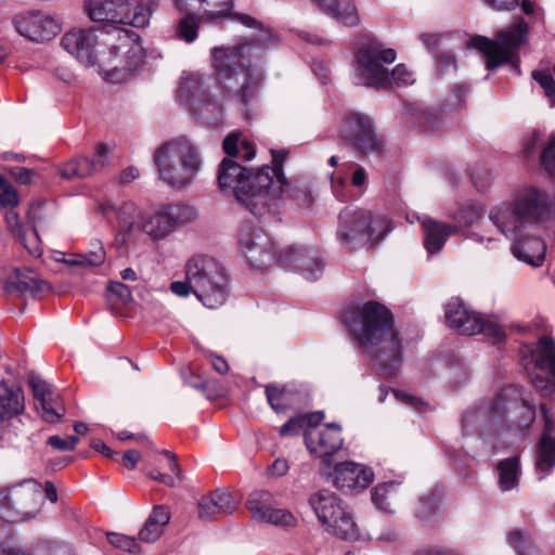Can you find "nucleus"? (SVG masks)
Instances as JSON below:
<instances>
[{
    "label": "nucleus",
    "instance_id": "5701e85b",
    "mask_svg": "<svg viewBox=\"0 0 555 555\" xmlns=\"http://www.w3.org/2000/svg\"><path fill=\"white\" fill-rule=\"evenodd\" d=\"M28 382L38 402L37 408L40 409L42 418L49 423L60 422L65 413L60 395L53 390L51 385L36 374H31Z\"/></svg>",
    "mask_w": 555,
    "mask_h": 555
},
{
    "label": "nucleus",
    "instance_id": "c85d7f7f",
    "mask_svg": "<svg viewBox=\"0 0 555 555\" xmlns=\"http://www.w3.org/2000/svg\"><path fill=\"white\" fill-rule=\"evenodd\" d=\"M267 400L275 412H284L288 409L299 406L304 400L305 395L295 385L279 386L270 384L266 386Z\"/></svg>",
    "mask_w": 555,
    "mask_h": 555
},
{
    "label": "nucleus",
    "instance_id": "a878e982",
    "mask_svg": "<svg viewBox=\"0 0 555 555\" xmlns=\"http://www.w3.org/2000/svg\"><path fill=\"white\" fill-rule=\"evenodd\" d=\"M530 231H517L515 236L507 238L513 242L512 253L518 260L532 267H540L545 258L546 246L540 237L532 235Z\"/></svg>",
    "mask_w": 555,
    "mask_h": 555
},
{
    "label": "nucleus",
    "instance_id": "ddd939ff",
    "mask_svg": "<svg viewBox=\"0 0 555 555\" xmlns=\"http://www.w3.org/2000/svg\"><path fill=\"white\" fill-rule=\"evenodd\" d=\"M233 0H175L180 12L185 13L176 28L179 39L191 43L198 35L201 22L216 23L228 16L232 10Z\"/></svg>",
    "mask_w": 555,
    "mask_h": 555
},
{
    "label": "nucleus",
    "instance_id": "680f3d73",
    "mask_svg": "<svg viewBox=\"0 0 555 555\" xmlns=\"http://www.w3.org/2000/svg\"><path fill=\"white\" fill-rule=\"evenodd\" d=\"M5 222L13 234L21 236L24 233L21 218L14 208L9 207L7 210Z\"/></svg>",
    "mask_w": 555,
    "mask_h": 555
},
{
    "label": "nucleus",
    "instance_id": "6ab92c4d",
    "mask_svg": "<svg viewBox=\"0 0 555 555\" xmlns=\"http://www.w3.org/2000/svg\"><path fill=\"white\" fill-rule=\"evenodd\" d=\"M13 26L21 36L36 42L48 41L61 30L57 20L39 11L15 15Z\"/></svg>",
    "mask_w": 555,
    "mask_h": 555
},
{
    "label": "nucleus",
    "instance_id": "b1692460",
    "mask_svg": "<svg viewBox=\"0 0 555 555\" xmlns=\"http://www.w3.org/2000/svg\"><path fill=\"white\" fill-rule=\"evenodd\" d=\"M111 152V147L107 144L101 143L91 158H74L62 166L60 173L66 179L90 177L109 165Z\"/></svg>",
    "mask_w": 555,
    "mask_h": 555
},
{
    "label": "nucleus",
    "instance_id": "9b49d317",
    "mask_svg": "<svg viewBox=\"0 0 555 555\" xmlns=\"http://www.w3.org/2000/svg\"><path fill=\"white\" fill-rule=\"evenodd\" d=\"M41 490V485L36 480L0 488V517L8 521L36 518L43 505Z\"/></svg>",
    "mask_w": 555,
    "mask_h": 555
},
{
    "label": "nucleus",
    "instance_id": "423d86ee",
    "mask_svg": "<svg viewBox=\"0 0 555 555\" xmlns=\"http://www.w3.org/2000/svg\"><path fill=\"white\" fill-rule=\"evenodd\" d=\"M337 238L347 249H358L382 240L389 230L385 216L364 207L347 206L339 216Z\"/></svg>",
    "mask_w": 555,
    "mask_h": 555
},
{
    "label": "nucleus",
    "instance_id": "bb28decb",
    "mask_svg": "<svg viewBox=\"0 0 555 555\" xmlns=\"http://www.w3.org/2000/svg\"><path fill=\"white\" fill-rule=\"evenodd\" d=\"M541 412L544 417L545 425L538 444L535 462L539 479H543L555 466V438L551 436L555 430V422L551 418L550 411L545 405L541 406Z\"/></svg>",
    "mask_w": 555,
    "mask_h": 555
},
{
    "label": "nucleus",
    "instance_id": "2f4dec72",
    "mask_svg": "<svg viewBox=\"0 0 555 555\" xmlns=\"http://www.w3.org/2000/svg\"><path fill=\"white\" fill-rule=\"evenodd\" d=\"M424 233V245L429 254L439 253L446 244V241L455 229L446 223L424 217L422 219Z\"/></svg>",
    "mask_w": 555,
    "mask_h": 555
},
{
    "label": "nucleus",
    "instance_id": "f257e3e1",
    "mask_svg": "<svg viewBox=\"0 0 555 555\" xmlns=\"http://www.w3.org/2000/svg\"><path fill=\"white\" fill-rule=\"evenodd\" d=\"M283 157L284 154H274L273 166H264L253 175L237 162L225 157L218 168L219 188L232 193L254 216L261 217L283 192Z\"/></svg>",
    "mask_w": 555,
    "mask_h": 555
},
{
    "label": "nucleus",
    "instance_id": "aec40b11",
    "mask_svg": "<svg viewBox=\"0 0 555 555\" xmlns=\"http://www.w3.org/2000/svg\"><path fill=\"white\" fill-rule=\"evenodd\" d=\"M279 262L299 271L308 281L318 280L324 267L319 250L305 246L285 247L279 253Z\"/></svg>",
    "mask_w": 555,
    "mask_h": 555
},
{
    "label": "nucleus",
    "instance_id": "4468645a",
    "mask_svg": "<svg viewBox=\"0 0 555 555\" xmlns=\"http://www.w3.org/2000/svg\"><path fill=\"white\" fill-rule=\"evenodd\" d=\"M396 51L378 43L361 47L353 64L358 85L373 88H388L389 72L387 66L396 61Z\"/></svg>",
    "mask_w": 555,
    "mask_h": 555
},
{
    "label": "nucleus",
    "instance_id": "f704fd0d",
    "mask_svg": "<svg viewBox=\"0 0 555 555\" xmlns=\"http://www.w3.org/2000/svg\"><path fill=\"white\" fill-rule=\"evenodd\" d=\"M158 0H134L127 1V18H121L120 24L131 25L137 28H143L149 25L153 9Z\"/></svg>",
    "mask_w": 555,
    "mask_h": 555
},
{
    "label": "nucleus",
    "instance_id": "de8ad7c7",
    "mask_svg": "<svg viewBox=\"0 0 555 555\" xmlns=\"http://www.w3.org/2000/svg\"><path fill=\"white\" fill-rule=\"evenodd\" d=\"M480 331L486 337L492 339L494 343L502 341L505 338L504 327L495 321L479 318Z\"/></svg>",
    "mask_w": 555,
    "mask_h": 555
},
{
    "label": "nucleus",
    "instance_id": "69168bd1",
    "mask_svg": "<svg viewBox=\"0 0 555 555\" xmlns=\"http://www.w3.org/2000/svg\"><path fill=\"white\" fill-rule=\"evenodd\" d=\"M11 175L21 184H29L31 182L34 171L24 167H16L11 169Z\"/></svg>",
    "mask_w": 555,
    "mask_h": 555
},
{
    "label": "nucleus",
    "instance_id": "e433bc0d",
    "mask_svg": "<svg viewBox=\"0 0 555 555\" xmlns=\"http://www.w3.org/2000/svg\"><path fill=\"white\" fill-rule=\"evenodd\" d=\"M535 366L547 370L555 378V341L551 336H541L537 348L532 351Z\"/></svg>",
    "mask_w": 555,
    "mask_h": 555
},
{
    "label": "nucleus",
    "instance_id": "49530a36",
    "mask_svg": "<svg viewBox=\"0 0 555 555\" xmlns=\"http://www.w3.org/2000/svg\"><path fill=\"white\" fill-rule=\"evenodd\" d=\"M481 210L475 205L460 207L453 216L454 221L461 227H468L478 221Z\"/></svg>",
    "mask_w": 555,
    "mask_h": 555
},
{
    "label": "nucleus",
    "instance_id": "c756f323",
    "mask_svg": "<svg viewBox=\"0 0 555 555\" xmlns=\"http://www.w3.org/2000/svg\"><path fill=\"white\" fill-rule=\"evenodd\" d=\"M177 95L185 105L198 112L203 105L208 103L203 76L199 74H188L183 76L179 83Z\"/></svg>",
    "mask_w": 555,
    "mask_h": 555
},
{
    "label": "nucleus",
    "instance_id": "39448f33",
    "mask_svg": "<svg viewBox=\"0 0 555 555\" xmlns=\"http://www.w3.org/2000/svg\"><path fill=\"white\" fill-rule=\"evenodd\" d=\"M153 159L159 179L172 188L190 185L203 165L198 146L186 137L163 143L155 150Z\"/></svg>",
    "mask_w": 555,
    "mask_h": 555
},
{
    "label": "nucleus",
    "instance_id": "052dcab7",
    "mask_svg": "<svg viewBox=\"0 0 555 555\" xmlns=\"http://www.w3.org/2000/svg\"><path fill=\"white\" fill-rule=\"evenodd\" d=\"M305 420L297 417L291 418L286 422L282 427H280V435L283 437L286 436H296L299 435L300 430L304 428Z\"/></svg>",
    "mask_w": 555,
    "mask_h": 555
},
{
    "label": "nucleus",
    "instance_id": "c9c22d12",
    "mask_svg": "<svg viewBox=\"0 0 555 555\" xmlns=\"http://www.w3.org/2000/svg\"><path fill=\"white\" fill-rule=\"evenodd\" d=\"M169 520V511L164 506H156L146 519L144 527L140 530L139 539L144 542L156 541L162 535L164 527Z\"/></svg>",
    "mask_w": 555,
    "mask_h": 555
},
{
    "label": "nucleus",
    "instance_id": "20e7f679",
    "mask_svg": "<svg viewBox=\"0 0 555 555\" xmlns=\"http://www.w3.org/2000/svg\"><path fill=\"white\" fill-rule=\"evenodd\" d=\"M555 208V202L542 191L529 188L521 191L511 204H502L489 215L490 221L505 236L517 231L532 230L545 221Z\"/></svg>",
    "mask_w": 555,
    "mask_h": 555
},
{
    "label": "nucleus",
    "instance_id": "c03bdc74",
    "mask_svg": "<svg viewBox=\"0 0 555 555\" xmlns=\"http://www.w3.org/2000/svg\"><path fill=\"white\" fill-rule=\"evenodd\" d=\"M260 521L286 528L296 525V518L291 512L283 508H273L272 506L260 518Z\"/></svg>",
    "mask_w": 555,
    "mask_h": 555
},
{
    "label": "nucleus",
    "instance_id": "4c0bfd02",
    "mask_svg": "<svg viewBox=\"0 0 555 555\" xmlns=\"http://www.w3.org/2000/svg\"><path fill=\"white\" fill-rule=\"evenodd\" d=\"M371 124V119L360 113H350L345 116L339 127V134L349 142L356 141Z\"/></svg>",
    "mask_w": 555,
    "mask_h": 555
},
{
    "label": "nucleus",
    "instance_id": "cd10ccee",
    "mask_svg": "<svg viewBox=\"0 0 555 555\" xmlns=\"http://www.w3.org/2000/svg\"><path fill=\"white\" fill-rule=\"evenodd\" d=\"M236 508V503L231 493L218 489L198 501V517L202 520H210L231 514Z\"/></svg>",
    "mask_w": 555,
    "mask_h": 555
},
{
    "label": "nucleus",
    "instance_id": "6e6552de",
    "mask_svg": "<svg viewBox=\"0 0 555 555\" xmlns=\"http://www.w3.org/2000/svg\"><path fill=\"white\" fill-rule=\"evenodd\" d=\"M520 397L516 387L504 388L491 399H485L466 409L461 418L462 430L465 434L490 436L503 428L508 404Z\"/></svg>",
    "mask_w": 555,
    "mask_h": 555
},
{
    "label": "nucleus",
    "instance_id": "a18cd8bd",
    "mask_svg": "<svg viewBox=\"0 0 555 555\" xmlns=\"http://www.w3.org/2000/svg\"><path fill=\"white\" fill-rule=\"evenodd\" d=\"M509 545L518 555H534L535 552L530 548V541L527 534L520 530H513L507 537Z\"/></svg>",
    "mask_w": 555,
    "mask_h": 555
},
{
    "label": "nucleus",
    "instance_id": "ea45409f",
    "mask_svg": "<svg viewBox=\"0 0 555 555\" xmlns=\"http://www.w3.org/2000/svg\"><path fill=\"white\" fill-rule=\"evenodd\" d=\"M106 253L100 241L90 243V250L86 254H77L65 260L69 266L99 267L105 261Z\"/></svg>",
    "mask_w": 555,
    "mask_h": 555
},
{
    "label": "nucleus",
    "instance_id": "6e6d98bb",
    "mask_svg": "<svg viewBox=\"0 0 555 555\" xmlns=\"http://www.w3.org/2000/svg\"><path fill=\"white\" fill-rule=\"evenodd\" d=\"M23 241L25 248L33 257H40L42 254V247L36 230H31L27 235L25 232L20 236Z\"/></svg>",
    "mask_w": 555,
    "mask_h": 555
},
{
    "label": "nucleus",
    "instance_id": "79ce46f5",
    "mask_svg": "<svg viewBox=\"0 0 555 555\" xmlns=\"http://www.w3.org/2000/svg\"><path fill=\"white\" fill-rule=\"evenodd\" d=\"M352 145L362 154H377L382 152L383 141L375 133L371 122L366 131L353 141Z\"/></svg>",
    "mask_w": 555,
    "mask_h": 555
},
{
    "label": "nucleus",
    "instance_id": "7ed1b4c3",
    "mask_svg": "<svg viewBox=\"0 0 555 555\" xmlns=\"http://www.w3.org/2000/svg\"><path fill=\"white\" fill-rule=\"evenodd\" d=\"M106 49L99 54V74L112 83L129 80L144 64L145 51L140 37L131 30L114 27L103 39Z\"/></svg>",
    "mask_w": 555,
    "mask_h": 555
},
{
    "label": "nucleus",
    "instance_id": "f3484780",
    "mask_svg": "<svg viewBox=\"0 0 555 555\" xmlns=\"http://www.w3.org/2000/svg\"><path fill=\"white\" fill-rule=\"evenodd\" d=\"M240 251L254 268L263 269L279 262L275 244L258 228L246 227L240 233Z\"/></svg>",
    "mask_w": 555,
    "mask_h": 555
},
{
    "label": "nucleus",
    "instance_id": "a211bd4d",
    "mask_svg": "<svg viewBox=\"0 0 555 555\" xmlns=\"http://www.w3.org/2000/svg\"><path fill=\"white\" fill-rule=\"evenodd\" d=\"M194 212L191 208L181 205H166L159 207L154 214H145V235L154 241L166 238L175 229L191 221Z\"/></svg>",
    "mask_w": 555,
    "mask_h": 555
},
{
    "label": "nucleus",
    "instance_id": "0eeeda50",
    "mask_svg": "<svg viewBox=\"0 0 555 555\" xmlns=\"http://www.w3.org/2000/svg\"><path fill=\"white\" fill-rule=\"evenodd\" d=\"M185 272L192 285V292L204 306L216 309L225 302L228 276L216 259L195 256L188 261Z\"/></svg>",
    "mask_w": 555,
    "mask_h": 555
},
{
    "label": "nucleus",
    "instance_id": "13d9d810",
    "mask_svg": "<svg viewBox=\"0 0 555 555\" xmlns=\"http://www.w3.org/2000/svg\"><path fill=\"white\" fill-rule=\"evenodd\" d=\"M242 141L244 138L240 132L231 133L223 140V150L230 158L240 154Z\"/></svg>",
    "mask_w": 555,
    "mask_h": 555
},
{
    "label": "nucleus",
    "instance_id": "9d476101",
    "mask_svg": "<svg viewBox=\"0 0 555 555\" xmlns=\"http://www.w3.org/2000/svg\"><path fill=\"white\" fill-rule=\"evenodd\" d=\"M528 25L524 20H518L512 26L498 31L495 40L485 36H475L469 44L482 53L486 59V67L494 69L505 63L514 62L520 47L526 42Z\"/></svg>",
    "mask_w": 555,
    "mask_h": 555
},
{
    "label": "nucleus",
    "instance_id": "72a5a7b5",
    "mask_svg": "<svg viewBox=\"0 0 555 555\" xmlns=\"http://www.w3.org/2000/svg\"><path fill=\"white\" fill-rule=\"evenodd\" d=\"M43 284V281L29 269H15L5 283V291L8 293L18 292L22 295L35 294L42 291Z\"/></svg>",
    "mask_w": 555,
    "mask_h": 555
},
{
    "label": "nucleus",
    "instance_id": "4d7b16f0",
    "mask_svg": "<svg viewBox=\"0 0 555 555\" xmlns=\"http://www.w3.org/2000/svg\"><path fill=\"white\" fill-rule=\"evenodd\" d=\"M79 439L76 436H66V437H60V436H51L48 439V443L55 450L59 451H72L75 449L76 444L78 443Z\"/></svg>",
    "mask_w": 555,
    "mask_h": 555
},
{
    "label": "nucleus",
    "instance_id": "8fccbe9b",
    "mask_svg": "<svg viewBox=\"0 0 555 555\" xmlns=\"http://www.w3.org/2000/svg\"><path fill=\"white\" fill-rule=\"evenodd\" d=\"M414 82V75L403 64H398L391 73H389V86L400 87L408 86Z\"/></svg>",
    "mask_w": 555,
    "mask_h": 555
},
{
    "label": "nucleus",
    "instance_id": "473e14b6",
    "mask_svg": "<svg viewBox=\"0 0 555 555\" xmlns=\"http://www.w3.org/2000/svg\"><path fill=\"white\" fill-rule=\"evenodd\" d=\"M25 410V398L20 387H9L4 379L0 380V415L8 421L22 414Z\"/></svg>",
    "mask_w": 555,
    "mask_h": 555
},
{
    "label": "nucleus",
    "instance_id": "393cba45",
    "mask_svg": "<svg viewBox=\"0 0 555 555\" xmlns=\"http://www.w3.org/2000/svg\"><path fill=\"white\" fill-rule=\"evenodd\" d=\"M444 318L449 327L460 334H479L480 314L470 309L462 299L451 298L444 308Z\"/></svg>",
    "mask_w": 555,
    "mask_h": 555
},
{
    "label": "nucleus",
    "instance_id": "f8f14e48",
    "mask_svg": "<svg viewBox=\"0 0 555 555\" xmlns=\"http://www.w3.org/2000/svg\"><path fill=\"white\" fill-rule=\"evenodd\" d=\"M309 504L326 531L344 540L358 538V528L348 507L331 490L322 489L309 498Z\"/></svg>",
    "mask_w": 555,
    "mask_h": 555
},
{
    "label": "nucleus",
    "instance_id": "58836bf2",
    "mask_svg": "<svg viewBox=\"0 0 555 555\" xmlns=\"http://www.w3.org/2000/svg\"><path fill=\"white\" fill-rule=\"evenodd\" d=\"M399 483L395 481L378 483L372 491V502L384 513L392 512V502L396 500Z\"/></svg>",
    "mask_w": 555,
    "mask_h": 555
},
{
    "label": "nucleus",
    "instance_id": "603ef678",
    "mask_svg": "<svg viewBox=\"0 0 555 555\" xmlns=\"http://www.w3.org/2000/svg\"><path fill=\"white\" fill-rule=\"evenodd\" d=\"M37 555H75L70 545L59 542H44L42 543Z\"/></svg>",
    "mask_w": 555,
    "mask_h": 555
},
{
    "label": "nucleus",
    "instance_id": "f03ea898",
    "mask_svg": "<svg viewBox=\"0 0 555 555\" xmlns=\"http://www.w3.org/2000/svg\"><path fill=\"white\" fill-rule=\"evenodd\" d=\"M273 38L270 29L257 38L256 42L244 41L231 46L217 47L211 50L214 68L223 88L247 104L253 99L256 87L261 79L257 62L261 55L260 44Z\"/></svg>",
    "mask_w": 555,
    "mask_h": 555
},
{
    "label": "nucleus",
    "instance_id": "2eb2a0df",
    "mask_svg": "<svg viewBox=\"0 0 555 555\" xmlns=\"http://www.w3.org/2000/svg\"><path fill=\"white\" fill-rule=\"evenodd\" d=\"M100 210L107 220L116 219V243L138 245L145 234V212L132 201H105Z\"/></svg>",
    "mask_w": 555,
    "mask_h": 555
},
{
    "label": "nucleus",
    "instance_id": "dca6fc26",
    "mask_svg": "<svg viewBox=\"0 0 555 555\" xmlns=\"http://www.w3.org/2000/svg\"><path fill=\"white\" fill-rule=\"evenodd\" d=\"M319 470L323 478L343 491L363 490L374 480L370 467L350 461L338 463L333 468L331 462H324Z\"/></svg>",
    "mask_w": 555,
    "mask_h": 555
},
{
    "label": "nucleus",
    "instance_id": "09e8293b",
    "mask_svg": "<svg viewBox=\"0 0 555 555\" xmlns=\"http://www.w3.org/2000/svg\"><path fill=\"white\" fill-rule=\"evenodd\" d=\"M18 195L15 188L0 176V204L4 207L14 208L18 204Z\"/></svg>",
    "mask_w": 555,
    "mask_h": 555
},
{
    "label": "nucleus",
    "instance_id": "5fc2aeb1",
    "mask_svg": "<svg viewBox=\"0 0 555 555\" xmlns=\"http://www.w3.org/2000/svg\"><path fill=\"white\" fill-rule=\"evenodd\" d=\"M541 166L547 172L555 170V133L551 135L547 145L542 151Z\"/></svg>",
    "mask_w": 555,
    "mask_h": 555
},
{
    "label": "nucleus",
    "instance_id": "1a4fd4ad",
    "mask_svg": "<svg viewBox=\"0 0 555 555\" xmlns=\"http://www.w3.org/2000/svg\"><path fill=\"white\" fill-rule=\"evenodd\" d=\"M345 323L361 345H377L388 338L392 348H398V340L392 332L391 313L377 302L370 301L347 312Z\"/></svg>",
    "mask_w": 555,
    "mask_h": 555
},
{
    "label": "nucleus",
    "instance_id": "774afa93",
    "mask_svg": "<svg viewBox=\"0 0 555 555\" xmlns=\"http://www.w3.org/2000/svg\"><path fill=\"white\" fill-rule=\"evenodd\" d=\"M533 383H534V386L540 391H542L545 396L551 397V396L555 395V384L553 382H551L550 379L540 377V378L534 379Z\"/></svg>",
    "mask_w": 555,
    "mask_h": 555
},
{
    "label": "nucleus",
    "instance_id": "7c9ffc66",
    "mask_svg": "<svg viewBox=\"0 0 555 555\" xmlns=\"http://www.w3.org/2000/svg\"><path fill=\"white\" fill-rule=\"evenodd\" d=\"M323 13L339 23L354 27L360 23L358 11L351 0H311Z\"/></svg>",
    "mask_w": 555,
    "mask_h": 555
},
{
    "label": "nucleus",
    "instance_id": "e2e57ef3",
    "mask_svg": "<svg viewBox=\"0 0 555 555\" xmlns=\"http://www.w3.org/2000/svg\"><path fill=\"white\" fill-rule=\"evenodd\" d=\"M483 3L494 11H511L518 5L519 0H482Z\"/></svg>",
    "mask_w": 555,
    "mask_h": 555
},
{
    "label": "nucleus",
    "instance_id": "338daca9",
    "mask_svg": "<svg viewBox=\"0 0 555 555\" xmlns=\"http://www.w3.org/2000/svg\"><path fill=\"white\" fill-rule=\"evenodd\" d=\"M472 238L489 250H494L500 246V240L498 237L485 236L478 233H474Z\"/></svg>",
    "mask_w": 555,
    "mask_h": 555
},
{
    "label": "nucleus",
    "instance_id": "864d4df0",
    "mask_svg": "<svg viewBox=\"0 0 555 555\" xmlns=\"http://www.w3.org/2000/svg\"><path fill=\"white\" fill-rule=\"evenodd\" d=\"M531 76L541 86L547 96L555 94V80L548 69L533 70Z\"/></svg>",
    "mask_w": 555,
    "mask_h": 555
},
{
    "label": "nucleus",
    "instance_id": "4be33fe9",
    "mask_svg": "<svg viewBox=\"0 0 555 555\" xmlns=\"http://www.w3.org/2000/svg\"><path fill=\"white\" fill-rule=\"evenodd\" d=\"M98 36L92 28H75L65 33L62 37V47L80 63L93 67L96 65L99 55L95 54Z\"/></svg>",
    "mask_w": 555,
    "mask_h": 555
},
{
    "label": "nucleus",
    "instance_id": "37998d69",
    "mask_svg": "<svg viewBox=\"0 0 555 555\" xmlns=\"http://www.w3.org/2000/svg\"><path fill=\"white\" fill-rule=\"evenodd\" d=\"M272 495L268 491L259 490L254 491L247 502V508L253 513V517L257 520H260L261 517L269 511L271 507Z\"/></svg>",
    "mask_w": 555,
    "mask_h": 555
},
{
    "label": "nucleus",
    "instance_id": "0e129e2a",
    "mask_svg": "<svg viewBox=\"0 0 555 555\" xmlns=\"http://www.w3.org/2000/svg\"><path fill=\"white\" fill-rule=\"evenodd\" d=\"M1 555H29L15 540H10L0 545Z\"/></svg>",
    "mask_w": 555,
    "mask_h": 555
},
{
    "label": "nucleus",
    "instance_id": "3c124183",
    "mask_svg": "<svg viewBox=\"0 0 555 555\" xmlns=\"http://www.w3.org/2000/svg\"><path fill=\"white\" fill-rule=\"evenodd\" d=\"M108 542L115 546L116 548L129 552L137 553L139 551V545L134 538L128 537L121 533H108L107 534Z\"/></svg>",
    "mask_w": 555,
    "mask_h": 555
},
{
    "label": "nucleus",
    "instance_id": "412c9836",
    "mask_svg": "<svg viewBox=\"0 0 555 555\" xmlns=\"http://www.w3.org/2000/svg\"><path fill=\"white\" fill-rule=\"evenodd\" d=\"M305 442L309 452L321 460L320 466H323L343 447L341 427L336 423H328L321 429L308 428L305 431Z\"/></svg>",
    "mask_w": 555,
    "mask_h": 555
},
{
    "label": "nucleus",
    "instance_id": "bf43d9fd",
    "mask_svg": "<svg viewBox=\"0 0 555 555\" xmlns=\"http://www.w3.org/2000/svg\"><path fill=\"white\" fill-rule=\"evenodd\" d=\"M107 292L112 296H116L121 304H126L132 299L130 288L121 282H111Z\"/></svg>",
    "mask_w": 555,
    "mask_h": 555
},
{
    "label": "nucleus",
    "instance_id": "a19ab883",
    "mask_svg": "<svg viewBox=\"0 0 555 555\" xmlns=\"http://www.w3.org/2000/svg\"><path fill=\"white\" fill-rule=\"evenodd\" d=\"M498 470L502 490H511L517 485L519 476V463L517 457L503 460L500 462Z\"/></svg>",
    "mask_w": 555,
    "mask_h": 555
}]
</instances>
